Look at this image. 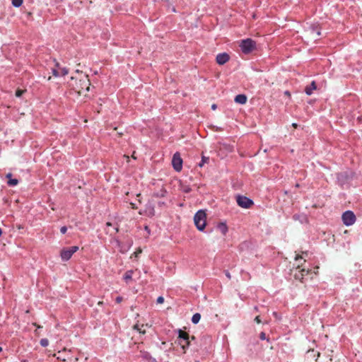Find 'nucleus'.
Returning a JSON list of instances; mask_svg holds the SVG:
<instances>
[{"label": "nucleus", "instance_id": "nucleus-49", "mask_svg": "<svg viewBox=\"0 0 362 362\" xmlns=\"http://www.w3.org/2000/svg\"><path fill=\"white\" fill-rule=\"evenodd\" d=\"M147 355H148V354H147V353H146V354H145V355H144V356L145 358H147Z\"/></svg>", "mask_w": 362, "mask_h": 362}, {"label": "nucleus", "instance_id": "nucleus-14", "mask_svg": "<svg viewBox=\"0 0 362 362\" xmlns=\"http://www.w3.org/2000/svg\"><path fill=\"white\" fill-rule=\"evenodd\" d=\"M117 243L118 247H119V251L122 253H124L131 247V246L132 245L133 241L132 240H129L128 241V245H127V247H124L123 246H122L121 243L119 241H117Z\"/></svg>", "mask_w": 362, "mask_h": 362}, {"label": "nucleus", "instance_id": "nucleus-4", "mask_svg": "<svg viewBox=\"0 0 362 362\" xmlns=\"http://www.w3.org/2000/svg\"><path fill=\"white\" fill-rule=\"evenodd\" d=\"M341 219L345 226H350L356 223V216L352 211L348 210L341 214Z\"/></svg>", "mask_w": 362, "mask_h": 362}, {"label": "nucleus", "instance_id": "nucleus-16", "mask_svg": "<svg viewBox=\"0 0 362 362\" xmlns=\"http://www.w3.org/2000/svg\"><path fill=\"white\" fill-rule=\"evenodd\" d=\"M218 228L220 230V231L225 235L226 232L228 231V228L225 223H219L218 226Z\"/></svg>", "mask_w": 362, "mask_h": 362}, {"label": "nucleus", "instance_id": "nucleus-34", "mask_svg": "<svg viewBox=\"0 0 362 362\" xmlns=\"http://www.w3.org/2000/svg\"><path fill=\"white\" fill-rule=\"evenodd\" d=\"M255 321L257 322V323H260L261 322V320H260V317L259 316H257L255 318Z\"/></svg>", "mask_w": 362, "mask_h": 362}, {"label": "nucleus", "instance_id": "nucleus-5", "mask_svg": "<svg viewBox=\"0 0 362 362\" xmlns=\"http://www.w3.org/2000/svg\"><path fill=\"white\" fill-rule=\"evenodd\" d=\"M240 47L243 53L249 54L255 49L256 43L254 40L247 38L241 41Z\"/></svg>", "mask_w": 362, "mask_h": 362}, {"label": "nucleus", "instance_id": "nucleus-17", "mask_svg": "<svg viewBox=\"0 0 362 362\" xmlns=\"http://www.w3.org/2000/svg\"><path fill=\"white\" fill-rule=\"evenodd\" d=\"M201 319V315L199 313H195L193 315L192 317V322L194 324H197Z\"/></svg>", "mask_w": 362, "mask_h": 362}, {"label": "nucleus", "instance_id": "nucleus-7", "mask_svg": "<svg viewBox=\"0 0 362 362\" xmlns=\"http://www.w3.org/2000/svg\"><path fill=\"white\" fill-rule=\"evenodd\" d=\"M236 202L239 206L243 209H249L254 204L252 199H249L245 196L240 194L236 196Z\"/></svg>", "mask_w": 362, "mask_h": 362}, {"label": "nucleus", "instance_id": "nucleus-30", "mask_svg": "<svg viewBox=\"0 0 362 362\" xmlns=\"http://www.w3.org/2000/svg\"><path fill=\"white\" fill-rule=\"evenodd\" d=\"M67 230V228L66 226H62L61 228H60V231L62 233L64 234Z\"/></svg>", "mask_w": 362, "mask_h": 362}, {"label": "nucleus", "instance_id": "nucleus-29", "mask_svg": "<svg viewBox=\"0 0 362 362\" xmlns=\"http://www.w3.org/2000/svg\"><path fill=\"white\" fill-rule=\"evenodd\" d=\"M259 338L262 340L266 339V334H265V333L264 332H261L260 334H259Z\"/></svg>", "mask_w": 362, "mask_h": 362}, {"label": "nucleus", "instance_id": "nucleus-44", "mask_svg": "<svg viewBox=\"0 0 362 362\" xmlns=\"http://www.w3.org/2000/svg\"><path fill=\"white\" fill-rule=\"evenodd\" d=\"M106 226H112V224H111V223L107 222V223H106Z\"/></svg>", "mask_w": 362, "mask_h": 362}, {"label": "nucleus", "instance_id": "nucleus-43", "mask_svg": "<svg viewBox=\"0 0 362 362\" xmlns=\"http://www.w3.org/2000/svg\"><path fill=\"white\" fill-rule=\"evenodd\" d=\"M114 230H115V233H117V232L119 231V229H118V228H117V227L115 228V229H114Z\"/></svg>", "mask_w": 362, "mask_h": 362}, {"label": "nucleus", "instance_id": "nucleus-50", "mask_svg": "<svg viewBox=\"0 0 362 362\" xmlns=\"http://www.w3.org/2000/svg\"><path fill=\"white\" fill-rule=\"evenodd\" d=\"M132 205L133 208H135V205L134 204H132Z\"/></svg>", "mask_w": 362, "mask_h": 362}, {"label": "nucleus", "instance_id": "nucleus-8", "mask_svg": "<svg viewBox=\"0 0 362 362\" xmlns=\"http://www.w3.org/2000/svg\"><path fill=\"white\" fill-rule=\"evenodd\" d=\"M177 341L185 352V349L189 345V334L187 332L180 329Z\"/></svg>", "mask_w": 362, "mask_h": 362}, {"label": "nucleus", "instance_id": "nucleus-33", "mask_svg": "<svg viewBox=\"0 0 362 362\" xmlns=\"http://www.w3.org/2000/svg\"><path fill=\"white\" fill-rule=\"evenodd\" d=\"M141 253V249H138L135 252H134V255L136 257H137L139 254Z\"/></svg>", "mask_w": 362, "mask_h": 362}, {"label": "nucleus", "instance_id": "nucleus-19", "mask_svg": "<svg viewBox=\"0 0 362 362\" xmlns=\"http://www.w3.org/2000/svg\"><path fill=\"white\" fill-rule=\"evenodd\" d=\"M57 66L59 70L60 76H65L68 74V69L66 68H60L59 64H57Z\"/></svg>", "mask_w": 362, "mask_h": 362}, {"label": "nucleus", "instance_id": "nucleus-39", "mask_svg": "<svg viewBox=\"0 0 362 362\" xmlns=\"http://www.w3.org/2000/svg\"><path fill=\"white\" fill-rule=\"evenodd\" d=\"M284 94H285V95H288V97H290V96H291L290 92H289V91H288V90H286V91L284 92Z\"/></svg>", "mask_w": 362, "mask_h": 362}, {"label": "nucleus", "instance_id": "nucleus-37", "mask_svg": "<svg viewBox=\"0 0 362 362\" xmlns=\"http://www.w3.org/2000/svg\"><path fill=\"white\" fill-rule=\"evenodd\" d=\"M302 259V257H301V256L297 255V256L296 257V258H295V260L298 262V261H299V260H300V259Z\"/></svg>", "mask_w": 362, "mask_h": 362}, {"label": "nucleus", "instance_id": "nucleus-6", "mask_svg": "<svg viewBox=\"0 0 362 362\" xmlns=\"http://www.w3.org/2000/svg\"><path fill=\"white\" fill-rule=\"evenodd\" d=\"M78 250V246H72L70 247L64 248L60 252V257L62 261H68L71 259V256Z\"/></svg>", "mask_w": 362, "mask_h": 362}, {"label": "nucleus", "instance_id": "nucleus-35", "mask_svg": "<svg viewBox=\"0 0 362 362\" xmlns=\"http://www.w3.org/2000/svg\"><path fill=\"white\" fill-rule=\"evenodd\" d=\"M202 160L203 161V163H206L209 160V158L203 156Z\"/></svg>", "mask_w": 362, "mask_h": 362}, {"label": "nucleus", "instance_id": "nucleus-21", "mask_svg": "<svg viewBox=\"0 0 362 362\" xmlns=\"http://www.w3.org/2000/svg\"><path fill=\"white\" fill-rule=\"evenodd\" d=\"M300 215L295 214V215L293 216V219H294V220H300V222H303V221H305L307 220V218H306V216H301V218H302L301 219H300Z\"/></svg>", "mask_w": 362, "mask_h": 362}, {"label": "nucleus", "instance_id": "nucleus-46", "mask_svg": "<svg viewBox=\"0 0 362 362\" xmlns=\"http://www.w3.org/2000/svg\"><path fill=\"white\" fill-rule=\"evenodd\" d=\"M293 126L294 127H297V124H295V123H293Z\"/></svg>", "mask_w": 362, "mask_h": 362}, {"label": "nucleus", "instance_id": "nucleus-18", "mask_svg": "<svg viewBox=\"0 0 362 362\" xmlns=\"http://www.w3.org/2000/svg\"><path fill=\"white\" fill-rule=\"evenodd\" d=\"M132 274H133V271L132 270H129L127 271L124 275V279L127 281L130 279H132Z\"/></svg>", "mask_w": 362, "mask_h": 362}, {"label": "nucleus", "instance_id": "nucleus-32", "mask_svg": "<svg viewBox=\"0 0 362 362\" xmlns=\"http://www.w3.org/2000/svg\"><path fill=\"white\" fill-rule=\"evenodd\" d=\"M115 300H116V302L117 303H121L122 301V298L121 296H118V297L116 298Z\"/></svg>", "mask_w": 362, "mask_h": 362}, {"label": "nucleus", "instance_id": "nucleus-45", "mask_svg": "<svg viewBox=\"0 0 362 362\" xmlns=\"http://www.w3.org/2000/svg\"><path fill=\"white\" fill-rule=\"evenodd\" d=\"M11 174H10V173H8V174L6 175V177H11Z\"/></svg>", "mask_w": 362, "mask_h": 362}, {"label": "nucleus", "instance_id": "nucleus-25", "mask_svg": "<svg viewBox=\"0 0 362 362\" xmlns=\"http://www.w3.org/2000/svg\"><path fill=\"white\" fill-rule=\"evenodd\" d=\"M294 277L296 279H302L303 278V276H301V271H299L298 273H296L294 274Z\"/></svg>", "mask_w": 362, "mask_h": 362}, {"label": "nucleus", "instance_id": "nucleus-47", "mask_svg": "<svg viewBox=\"0 0 362 362\" xmlns=\"http://www.w3.org/2000/svg\"><path fill=\"white\" fill-rule=\"evenodd\" d=\"M2 234V230L0 228V236Z\"/></svg>", "mask_w": 362, "mask_h": 362}, {"label": "nucleus", "instance_id": "nucleus-22", "mask_svg": "<svg viewBox=\"0 0 362 362\" xmlns=\"http://www.w3.org/2000/svg\"><path fill=\"white\" fill-rule=\"evenodd\" d=\"M18 181L16 179H9L8 180V185L9 186H16L18 184Z\"/></svg>", "mask_w": 362, "mask_h": 362}, {"label": "nucleus", "instance_id": "nucleus-53", "mask_svg": "<svg viewBox=\"0 0 362 362\" xmlns=\"http://www.w3.org/2000/svg\"><path fill=\"white\" fill-rule=\"evenodd\" d=\"M2 351V348L0 346V351Z\"/></svg>", "mask_w": 362, "mask_h": 362}, {"label": "nucleus", "instance_id": "nucleus-3", "mask_svg": "<svg viewBox=\"0 0 362 362\" xmlns=\"http://www.w3.org/2000/svg\"><path fill=\"white\" fill-rule=\"evenodd\" d=\"M90 80L88 75H84L82 78H80L78 82L76 83V91L78 94H83L85 92H88L90 89Z\"/></svg>", "mask_w": 362, "mask_h": 362}, {"label": "nucleus", "instance_id": "nucleus-15", "mask_svg": "<svg viewBox=\"0 0 362 362\" xmlns=\"http://www.w3.org/2000/svg\"><path fill=\"white\" fill-rule=\"evenodd\" d=\"M180 188L185 193H189L191 191L190 187L187 185L182 183V182H180Z\"/></svg>", "mask_w": 362, "mask_h": 362}, {"label": "nucleus", "instance_id": "nucleus-2", "mask_svg": "<svg viewBox=\"0 0 362 362\" xmlns=\"http://www.w3.org/2000/svg\"><path fill=\"white\" fill-rule=\"evenodd\" d=\"M194 222L197 228L202 231L206 223V214L204 210L198 211L194 216Z\"/></svg>", "mask_w": 362, "mask_h": 362}, {"label": "nucleus", "instance_id": "nucleus-12", "mask_svg": "<svg viewBox=\"0 0 362 362\" xmlns=\"http://www.w3.org/2000/svg\"><path fill=\"white\" fill-rule=\"evenodd\" d=\"M235 102L241 105L245 104L247 102V96L244 94H239L235 96Z\"/></svg>", "mask_w": 362, "mask_h": 362}, {"label": "nucleus", "instance_id": "nucleus-40", "mask_svg": "<svg viewBox=\"0 0 362 362\" xmlns=\"http://www.w3.org/2000/svg\"><path fill=\"white\" fill-rule=\"evenodd\" d=\"M145 228V230H146L148 233H149V232H150V230H149V228H148V226H145V228Z\"/></svg>", "mask_w": 362, "mask_h": 362}, {"label": "nucleus", "instance_id": "nucleus-38", "mask_svg": "<svg viewBox=\"0 0 362 362\" xmlns=\"http://www.w3.org/2000/svg\"><path fill=\"white\" fill-rule=\"evenodd\" d=\"M216 108H217V106H216V104H213V105H211V109H212V110H215Z\"/></svg>", "mask_w": 362, "mask_h": 362}, {"label": "nucleus", "instance_id": "nucleus-11", "mask_svg": "<svg viewBox=\"0 0 362 362\" xmlns=\"http://www.w3.org/2000/svg\"><path fill=\"white\" fill-rule=\"evenodd\" d=\"M149 327L148 324H139L136 323L135 325H134L133 328L134 329L137 330L140 334H146V327Z\"/></svg>", "mask_w": 362, "mask_h": 362}, {"label": "nucleus", "instance_id": "nucleus-51", "mask_svg": "<svg viewBox=\"0 0 362 362\" xmlns=\"http://www.w3.org/2000/svg\"><path fill=\"white\" fill-rule=\"evenodd\" d=\"M107 233H110V235H112V234H113L112 233H110V231H107Z\"/></svg>", "mask_w": 362, "mask_h": 362}, {"label": "nucleus", "instance_id": "nucleus-41", "mask_svg": "<svg viewBox=\"0 0 362 362\" xmlns=\"http://www.w3.org/2000/svg\"><path fill=\"white\" fill-rule=\"evenodd\" d=\"M150 213H151V214L152 216H153V215H154V209H153V208L151 209V212H150Z\"/></svg>", "mask_w": 362, "mask_h": 362}, {"label": "nucleus", "instance_id": "nucleus-13", "mask_svg": "<svg viewBox=\"0 0 362 362\" xmlns=\"http://www.w3.org/2000/svg\"><path fill=\"white\" fill-rule=\"evenodd\" d=\"M317 88L316 83L313 81L310 86H307L305 88V92L308 95H310L313 91Z\"/></svg>", "mask_w": 362, "mask_h": 362}, {"label": "nucleus", "instance_id": "nucleus-10", "mask_svg": "<svg viewBox=\"0 0 362 362\" xmlns=\"http://www.w3.org/2000/svg\"><path fill=\"white\" fill-rule=\"evenodd\" d=\"M229 59L230 57L228 54L221 53L216 56V62L220 65H223L226 64L229 60Z\"/></svg>", "mask_w": 362, "mask_h": 362}, {"label": "nucleus", "instance_id": "nucleus-9", "mask_svg": "<svg viewBox=\"0 0 362 362\" xmlns=\"http://www.w3.org/2000/svg\"><path fill=\"white\" fill-rule=\"evenodd\" d=\"M172 165L173 168L177 171L180 172L182 168V159L180 156V154L179 153H175L172 159Z\"/></svg>", "mask_w": 362, "mask_h": 362}, {"label": "nucleus", "instance_id": "nucleus-26", "mask_svg": "<svg viewBox=\"0 0 362 362\" xmlns=\"http://www.w3.org/2000/svg\"><path fill=\"white\" fill-rule=\"evenodd\" d=\"M23 92H24V90L18 89L16 92V95L17 97H21L23 95Z\"/></svg>", "mask_w": 362, "mask_h": 362}, {"label": "nucleus", "instance_id": "nucleus-52", "mask_svg": "<svg viewBox=\"0 0 362 362\" xmlns=\"http://www.w3.org/2000/svg\"><path fill=\"white\" fill-rule=\"evenodd\" d=\"M273 314H274V316H276V313L275 312Z\"/></svg>", "mask_w": 362, "mask_h": 362}, {"label": "nucleus", "instance_id": "nucleus-48", "mask_svg": "<svg viewBox=\"0 0 362 362\" xmlns=\"http://www.w3.org/2000/svg\"><path fill=\"white\" fill-rule=\"evenodd\" d=\"M310 352V351H308V354H309ZM311 353H314V351H313V350H312V351H311Z\"/></svg>", "mask_w": 362, "mask_h": 362}, {"label": "nucleus", "instance_id": "nucleus-42", "mask_svg": "<svg viewBox=\"0 0 362 362\" xmlns=\"http://www.w3.org/2000/svg\"><path fill=\"white\" fill-rule=\"evenodd\" d=\"M204 163L202 160V162L199 164L200 167H202Z\"/></svg>", "mask_w": 362, "mask_h": 362}, {"label": "nucleus", "instance_id": "nucleus-1", "mask_svg": "<svg viewBox=\"0 0 362 362\" xmlns=\"http://www.w3.org/2000/svg\"><path fill=\"white\" fill-rule=\"evenodd\" d=\"M320 35V31L318 25H310L304 32L303 39L307 44L311 42H315Z\"/></svg>", "mask_w": 362, "mask_h": 362}, {"label": "nucleus", "instance_id": "nucleus-24", "mask_svg": "<svg viewBox=\"0 0 362 362\" xmlns=\"http://www.w3.org/2000/svg\"><path fill=\"white\" fill-rule=\"evenodd\" d=\"M52 74H53L54 76H56V77H57V76H60V72H59V69H52Z\"/></svg>", "mask_w": 362, "mask_h": 362}, {"label": "nucleus", "instance_id": "nucleus-27", "mask_svg": "<svg viewBox=\"0 0 362 362\" xmlns=\"http://www.w3.org/2000/svg\"><path fill=\"white\" fill-rule=\"evenodd\" d=\"M157 303H163L164 302V298L163 296H159L158 298H157V300H156Z\"/></svg>", "mask_w": 362, "mask_h": 362}, {"label": "nucleus", "instance_id": "nucleus-20", "mask_svg": "<svg viewBox=\"0 0 362 362\" xmlns=\"http://www.w3.org/2000/svg\"><path fill=\"white\" fill-rule=\"evenodd\" d=\"M23 0H12V4L15 7H19L22 5Z\"/></svg>", "mask_w": 362, "mask_h": 362}, {"label": "nucleus", "instance_id": "nucleus-31", "mask_svg": "<svg viewBox=\"0 0 362 362\" xmlns=\"http://www.w3.org/2000/svg\"><path fill=\"white\" fill-rule=\"evenodd\" d=\"M301 271V276H304L305 274H308L309 271L305 269H302Z\"/></svg>", "mask_w": 362, "mask_h": 362}, {"label": "nucleus", "instance_id": "nucleus-36", "mask_svg": "<svg viewBox=\"0 0 362 362\" xmlns=\"http://www.w3.org/2000/svg\"><path fill=\"white\" fill-rule=\"evenodd\" d=\"M225 274H226V276L229 279L231 278L230 274L228 271H226V272H225Z\"/></svg>", "mask_w": 362, "mask_h": 362}, {"label": "nucleus", "instance_id": "nucleus-28", "mask_svg": "<svg viewBox=\"0 0 362 362\" xmlns=\"http://www.w3.org/2000/svg\"><path fill=\"white\" fill-rule=\"evenodd\" d=\"M165 193H166V191H165V190H164V189H162V190L160 191V194H156V197H159V196H160V197H164Z\"/></svg>", "mask_w": 362, "mask_h": 362}, {"label": "nucleus", "instance_id": "nucleus-23", "mask_svg": "<svg viewBox=\"0 0 362 362\" xmlns=\"http://www.w3.org/2000/svg\"><path fill=\"white\" fill-rule=\"evenodd\" d=\"M40 344L42 346L46 347L49 344V341L47 339H42L40 341Z\"/></svg>", "mask_w": 362, "mask_h": 362}]
</instances>
